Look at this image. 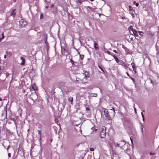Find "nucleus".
I'll return each instance as SVG.
<instances>
[{"label": "nucleus", "mask_w": 159, "mask_h": 159, "mask_svg": "<svg viewBox=\"0 0 159 159\" xmlns=\"http://www.w3.org/2000/svg\"><path fill=\"white\" fill-rule=\"evenodd\" d=\"M61 41H60L61 45V53L62 54L67 55L68 52L67 50L65 49L64 48L63 46H62V44H64L65 46V44L66 43L65 40H61Z\"/></svg>", "instance_id": "obj_1"}, {"label": "nucleus", "mask_w": 159, "mask_h": 159, "mask_svg": "<svg viewBox=\"0 0 159 159\" xmlns=\"http://www.w3.org/2000/svg\"><path fill=\"white\" fill-rule=\"evenodd\" d=\"M106 128L103 126L101 128V130L100 132V137L101 138H104L106 136Z\"/></svg>", "instance_id": "obj_2"}, {"label": "nucleus", "mask_w": 159, "mask_h": 159, "mask_svg": "<svg viewBox=\"0 0 159 159\" xmlns=\"http://www.w3.org/2000/svg\"><path fill=\"white\" fill-rule=\"evenodd\" d=\"M104 112L105 114V116L107 118V119L109 120H111V118L110 116L109 115V112L107 109H105Z\"/></svg>", "instance_id": "obj_3"}, {"label": "nucleus", "mask_w": 159, "mask_h": 159, "mask_svg": "<svg viewBox=\"0 0 159 159\" xmlns=\"http://www.w3.org/2000/svg\"><path fill=\"white\" fill-rule=\"evenodd\" d=\"M129 30L130 33L132 32L135 35H137V31L135 29H133L132 26H130L129 28Z\"/></svg>", "instance_id": "obj_4"}, {"label": "nucleus", "mask_w": 159, "mask_h": 159, "mask_svg": "<svg viewBox=\"0 0 159 159\" xmlns=\"http://www.w3.org/2000/svg\"><path fill=\"white\" fill-rule=\"evenodd\" d=\"M125 144V142L124 141H121L119 142L118 143H116L118 147L122 148Z\"/></svg>", "instance_id": "obj_5"}, {"label": "nucleus", "mask_w": 159, "mask_h": 159, "mask_svg": "<svg viewBox=\"0 0 159 159\" xmlns=\"http://www.w3.org/2000/svg\"><path fill=\"white\" fill-rule=\"evenodd\" d=\"M19 25L24 27L27 24V22L24 20H21L19 22Z\"/></svg>", "instance_id": "obj_6"}, {"label": "nucleus", "mask_w": 159, "mask_h": 159, "mask_svg": "<svg viewBox=\"0 0 159 159\" xmlns=\"http://www.w3.org/2000/svg\"><path fill=\"white\" fill-rule=\"evenodd\" d=\"M111 159H119L118 155L116 153H113L111 157Z\"/></svg>", "instance_id": "obj_7"}, {"label": "nucleus", "mask_w": 159, "mask_h": 159, "mask_svg": "<svg viewBox=\"0 0 159 159\" xmlns=\"http://www.w3.org/2000/svg\"><path fill=\"white\" fill-rule=\"evenodd\" d=\"M85 75V77L84 78H89L90 76L89 75V73L87 71L85 72L84 74H83Z\"/></svg>", "instance_id": "obj_8"}, {"label": "nucleus", "mask_w": 159, "mask_h": 159, "mask_svg": "<svg viewBox=\"0 0 159 159\" xmlns=\"http://www.w3.org/2000/svg\"><path fill=\"white\" fill-rule=\"evenodd\" d=\"M20 59L22 60V62L20 63V65H23L25 62V59L22 57H20Z\"/></svg>", "instance_id": "obj_9"}, {"label": "nucleus", "mask_w": 159, "mask_h": 159, "mask_svg": "<svg viewBox=\"0 0 159 159\" xmlns=\"http://www.w3.org/2000/svg\"><path fill=\"white\" fill-rule=\"evenodd\" d=\"M97 96V94L96 93H91L90 94V96L91 97H96Z\"/></svg>", "instance_id": "obj_10"}, {"label": "nucleus", "mask_w": 159, "mask_h": 159, "mask_svg": "<svg viewBox=\"0 0 159 159\" xmlns=\"http://www.w3.org/2000/svg\"><path fill=\"white\" fill-rule=\"evenodd\" d=\"M113 57L117 63H118L119 62V60L116 56L115 55H113Z\"/></svg>", "instance_id": "obj_11"}, {"label": "nucleus", "mask_w": 159, "mask_h": 159, "mask_svg": "<svg viewBox=\"0 0 159 159\" xmlns=\"http://www.w3.org/2000/svg\"><path fill=\"white\" fill-rule=\"evenodd\" d=\"M94 47L96 50L98 49L97 43H95L94 41Z\"/></svg>", "instance_id": "obj_12"}, {"label": "nucleus", "mask_w": 159, "mask_h": 159, "mask_svg": "<svg viewBox=\"0 0 159 159\" xmlns=\"http://www.w3.org/2000/svg\"><path fill=\"white\" fill-rule=\"evenodd\" d=\"M131 65L132 66V67L133 69V70H135V64L134 62H132L131 63Z\"/></svg>", "instance_id": "obj_13"}, {"label": "nucleus", "mask_w": 159, "mask_h": 159, "mask_svg": "<svg viewBox=\"0 0 159 159\" xmlns=\"http://www.w3.org/2000/svg\"><path fill=\"white\" fill-rule=\"evenodd\" d=\"M68 101H69L70 102L71 104L72 105V102H73V97H70L68 98Z\"/></svg>", "instance_id": "obj_14"}, {"label": "nucleus", "mask_w": 159, "mask_h": 159, "mask_svg": "<svg viewBox=\"0 0 159 159\" xmlns=\"http://www.w3.org/2000/svg\"><path fill=\"white\" fill-rule=\"evenodd\" d=\"M15 10H13L12 11L11 13V16H14L16 14L15 13Z\"/></svg>", "instance_id": "obj_15"}, {"label": "nucleus", "mask_w": 159, "mask_h": 159, "mask_svg": "<svg viewBox=\"0 0 159 159\" xmlns=\"http://www.w3.org/2000/svg\"><path fill=\"white\" fill-rule=\"evenodd\" d=\"M139 33L140 35L142 36L143 35V32L139 31Z\"/></svg>", "instance_id": "obj_16"}, {"label": "nucleus", "mask_w": 159, "mask_h": 159, "mask_svg": "<svg viewBox=\"0 0 159 159\" xmlns=\"http://www.w3.org/2000/svg\"><path fill=\"white\" fill-rule=\"evenodd\" d=\"M7 56L9 57H10L12 55V53L9 52H7Z\"/></svg>", "instance_id": "obj_17"}, {"label": "nucleus", "mask_w": 159, "mask_h": 159, "mask_svg": "<svg viewBox=\"0 0 159 159\" xmlns=\"http://www.w3.org/2000/svg\"><path fill=\"white\" fill-rule=\"evenodd\" d=\"M80 58L81 59V60H83V59L84 57V55H80Z\"/></svg>", "instance_id": "obj_18"}, {"label": "nucleus", "mask_w": 159, "mask_h": 159, "mask_svg": "<svg viewBox=\"0 0 159 159\" xmlns=\"http://www.w3.org/2000/svg\"><path fill=\"white\" fill-rule=\"evenodd\" d=\"M10 120H11L13 121L14 122L15 124L16 125V122L15 120V119L14 118H11L10 119Z\"/></svg>", "instance_id": "obj_19"}, {"label": "nucleus", "mask_w": 159, "mask_h": 159, "mask_svg": "<svg viewBox=\"0 0 159 159\" xmlns=\"http://www.w3.org/2000/svg\"><path fill=\"white\" fill-rule=\"evenodd\" d=\"M111 110L113 111L114 114L115 115V109L113 107H112V108L111 109Z\"/></svg>", "instance_id": "obj_20"}, {"label": "nucleus", "mask_w": 159, "mask_h": 159, "mask_svg": "<svg viewBox=\"0 0 159 159\" xmlns=\"http://www.w3.org/2000/svg\"><path fill=\"white\" fill-rule=\"evenodd\" d=\"M98 67L104 73V72L103 70V69H102V68L99 65L98 66Z\"/></svg>", "instance_id": "obj_21"}, {"label": "nucleus", "mask_w": 159, "mask_h": 159, "mask_svg": "<svg viewBox=\"0 0 159 159\" xmlns=\"http://www.w3.org/2000/svg\"><path fill=\"white\" fill-rule=\"evenodd\" d=\"M70 61L71 62V64H72V65H74V61H73L72 59H71L70 60Z\"/></svg>", "instance_id": "obj_22"}, {"label": "nucleus", "mask_w": 159, "mask_h": 159, "mask_svg": "<svg viewBox=\"0 0 159 159\" xmlns=\"http://www.w3.org/2000/svg\"><path fill=\"white\" fill-rule=\"evenodd\" d=\"M155 154V153L154 152H151L150 153V155H154Z\"/></svg>", "instance_id": "obj_23"}, {"label": "nucleus", "mask_w": 159, "mask_h": 159, "mask_svg": "<svg viewBox=\"0 0 159 159\" xmlns=\"http://www.w3.org/2000/svg\"><path fill=\"white\" fill-rule=\"evenodd\" d=\"M2 37L0 38V40H1V39H3L4 38V34H3V33L2 34Z\"/></svg>", "instance_id": "obj_24"}, {"label": "nucleus", "mask_w": 159, "mask_h": 159, "mask_svg": "<svg viewBox=\"0 0 159 159\" xmlns=\"http://www.w3.org/2000/svg\"><path fill=\"white\" fill-rule=\"evenodd\" d=\"M38 134H39L40 135V136L41 137V132L40 130H38Z\"/></svg>", "instance_id": "obj_25"}, {"label": "nucleus", "mask_w": 159, "mask_h": 159, "mask_svg": "<svg viewBox=\"0 0 159 159\" xmlns=\"http://www.w3.org/2000/svg\"><path fill=\"white\" fill-rule=\"evenodd\" d=\"M141 125H142V127L141 128V131L142 132V133H143V126L142 124H141Z\"/></svg>", "instance_id": "obj_26"}, {"label": "nucleus", "mask_w": 159, "mask_h": 159, "mask_svg": "<svg viewBox=\"0 0 159 159\" xmlns=\"http://www.w3.org/2000/svg\"><path fill=\"white\" fill-rule=\"evenodd\" d=\"M86 110L87 111H89L90 110V108L88 107H86Z\"/></svg>", "instance_id": "obj_27"}, {"label": "nucleus", "mask_w": 159, "mask_h": 159, "mask_svg": "<svg viewBox=\"0 0 159 159\" xmlns=\"http://www.w3.org/2000/svg\"><path fill=\"white\" fill-rule=\"evenodd\" d=\"M44 39H47V35H46L44 34Z\"/></svg>", "instance_id": "obj_28"}, {"label": "nucleus", "mask_w": 159, "mask_h": 159, "mask_svg": "<svg viewBox=\"0 0 159 159\" xmlns=\"http://www.w3.org/2000/svg\"><path fill=\"white\" fill-rule=\"evenodd\" d=\"M131 14L133 17L134 16V14L133 13L131 12Z\"/></svg>", "instance_id": "obj_29"}, {"label": "nucleus", "mask_w": 159, "mask_h": 159, "mask_svg": "<svg viewBox=\"0 0 159 159\" xmlns=\"http://www.w3.org/2000/svg\"><path fill=\"white\" fill-rule=\"evenodd\" d=\"M129 77L131 78V80H132L133 81H134V79L133 78H132V77Z\"/></svg>", "instance_id": "obj_30"}, {"label": "nucleus", "mask_w": 159, "mask_h": 159, "mask_svg": "<svg viewBox=\"0 0 159 159\" xmlns=\"http://www.w3.org/2000/svg\"><path fill=\"white\" fill-rule=\"evenodd\" d=\"M10 145H9L8 146V147H7V152H8V150L9 148H10Z\"/></svg>", "instance_id": "obj_31"}, {"label": "nucleus", "mask_w": 159, "mask_h": 159, "mask_svg": "<svg viewBox=\"0 0 159 159\" xmlns=\"http://www.w3.org/2000/svg\"><path fill=\"white\" fill-rule=\"evenodd\" d=\"M90 151H93L94 149L93 148H90Z\"/></svg>", "instance_id": "obj_32"}, {"label": "nucleus", "mask_w": 159, "mask_h": 159, "mask_svg": "<svg viewBox=\"0 0 159 159\" xmlns=\"http://www.w3.org/2000/svg\"><path fill=\"white\" fill-rule=\"evenodd\" d=\"M8 155L9 157H11V154L10 153H8Z\"/></svg>", "instance_id": "obj_33"}, {"label": "nucleus", "mask_w": 159, "mask_h": 159, "mask_svg": "<svg viewBox=\"0 0 159 159\" xmlns=\"http://www.w3.org/2000/svg\"><path fill=\"white\" fill-rule=\"evenodd\" d=\"M113 51L114 52H115L116 53H118V52L117 51H116V50H113Z\"/></svg>", "instance_id": "obj_34"}, {"label": "nucleus", "mask_w": 159, "mask_h": 159, "mask_svg": "<svg viewBox=\"0 0 159 159\" xmlns=\"http://www.w3.org/2000/svg\"><path fill=\"white\" fill-rule=\"evenodd\" d=\"M31 88H32L34 90H35V88H34V85L32 86V87H31Z\"/></svg>", "instance_id": "obj_35"}, {"label": "nucleus", "mask_w": 159, "mask_h": 159, "mask_svg": "<svg viewBox=\"0 0 159 159\" xmlns=\"http://www.w3.org/2000/svg\"><path fill=\"white\" fill-rule=\"evenodd\" d=\"M130 140H131V141L132 144H133V140H132V138H131L130 137Z\"/></svg>", "instance_id": "obj_36"}, {"label": "nucleus", "mask_w": 159, "mask_h": 159, "mask_svg": "<svg viewBox=\"0 0 159 159\" xmlns=\"http://www.w3.org/2000/svg\"><path fill=\"white\" fill-rule=\"evenodd\" d=\"M107 53L108 54H109V55H110V54H111V53H110V52L109 51H107Z\"/></svg>", "instance_id": "obj_37"}, {"label": "nucleus", "mask_w": 159, "mask_h": 159, "mask_svg": "<svg viewBox=\"0 0 159 159\" xmlns=\"http://www.w3.org/2000/svg\"><path fill=\"white\" fill-rule=\"evenodd\" d=\"M139 5V4L138 3H135V6H136V7H138Z\"/></svg>", "instance_id": "obj_38"}, {"label": "nucleus", "mask_w": 159, "mask_h": 159, "mask_svg": "<svg viewBox=\"0 0 159 159\" xmlns=\"http://www.w3.org/2000/svg\"><path fill=\"white\" fill-rule=\"evenodd\" d=\"M45 1L47 2H50V0H45Z\"/></svg>", "instance_id": "obj_39"}, {"label": "nucleus", "mask_w": 159, "mask_h": 159, "mask_svg": "<svg viewBox=\"0 0 159 159\" xmlns=\"http://www.w3.org/2000/svg\"><path fill=\"white\" fill-rule=\"evenodd\" d=\"M129 8L130 10H132L131 6H129Z\"/></svg>", "instance_id": "obj_40"}, {"label": "nucleus", "mask_w": 159, "mask_h": 159, "mask_svg": "<svg viewBox=\"0 0 159 159\" xmlns=\"http://www.w3.org/2000/svg\"><path fill=\"white\" fill-rule=\"evenodd\" d=\"M9 73H6V76H7H7H8V75H9Z\"/></svg>", "instance_id": "obj_41"}, {"label": "nucleus", "mask_w": 159, "mask_h": 159, "mask_svg": "<svg viewBox=\"0 0 159 159\" xmlns=\"http://www.w3.org/2000/svg\"><path fill=\"white\" fill-rule=\"evenodd\" d=\"M141 115H142V117H144V115H143V112H141Z\"/></svg>", "instance_id": "obj_42"}, {"label": "nucleus", "mask_w": 159, "mask_h": 159, "mask_svg": "<svg viewBox=\"0 0 159 159\" xmlns=\"http://www.w3.org/2000/svg\"><path fill=\"white\" fill-rule=\"evenodd\" d=\"M45 43L46 44V45H47V40H45Z\"/></svg>", "instance_id": "obj_43"}, {"label": "nucleus", "mask_w": 159, "mask_h": 159, "mask_svg": "<svg viewBox=\"0 0 159 159\" xmlns=\"http://www.w3.org/2000/svg\"><path fill=\"white\" fill-rule=\"evenodd\" d=\"M110 55H111L113 57V55H114L113 54V53H111V54Z\"/></svg>", "instance_id": "obj_44"}, {"label": "nucleus", "mask_w": 159, "mask_h": 159, "mask_svg": "<svg viewBox=\"0 0 159 159\" xmlns=\"http://www.w3.org/2000/svg\"><path fill=\"white\" fill-rule=\"evenodd\" d=\"M133 70L134 71L135 73H136V69H135V70Z\"/></svg>", "instance_id": "obj_45"}, {"label": "nucleus", "mask_w": 159, "mask_h": 159, "mask_svg": "<svg viewBox=\"0 0 159 159\" xmlns=\"http://www.w3.org/2000/svg\"><path fill=\"white\" fill-rule=\"evenodd\" d=\"M143 118V121H144V117H142Z\"/></svg>", "instance_id": "obj_46"}, {"label": "nucleus", "mask_w": 159, "mask_h": 159, "mask_svg": "<svg viewBox=\"0 0 159 159\" xmlns=\"http://www.w3.org/2000/svg\"><path fill=\"white\" fill-rule=\"evenodd\" d=\"M78 54H79V55H80V52L79 51H78Z\"/></svg>", "instance_id": "obj_47"}, {"label": "nucleus", "mask_w": 159, "mask_h": 159, "mask_svg": "<svg viewBox=\"0 0 159 159\" xmlns=\"http://www.w3.org/2000/svg\"><path fill=\"white\" fill-rule=\"evenodd\" d=\"M6 55H5L4 56V58H6Z\"/></svg>", "instance_id": "obj_48"}, {"label": "nucleus", "mask_w": 159, "mask_h": 159, "mask_svg": "<svg viewBox=\"0 0 159 159\" xmlns=\"http://www.w3.org/2000/svg\"><path fill=\"white\" fill-rule=\"evenodd\" d=\"M2 100V98H0V101H1Z\"/></svg>", "instance_id": "obj_49"}, {"label": "nucleus", "mask_w": 159, "mask_h": 159, "mask_svg": "<svg viewBox=\"0 0 159 159\" xmlns=\"http://www.w3.org/2000/svg\"><path fill=\"white\" fill-rule=\"evenodd\" d=\"M68 92H69V91H67L66 92V93H68Z\"/></svg>", "instance_id": "obj_50"}, {"label": "nucleus", "mask_w": 159, "mask_h": 159, "mask_svg": "<svg viewBox=\"0 0 159 159\" xmlns=\"http://www.w3.org/2000/svg\"><path fill=\"white\" fill-rule=\"evenodd\" d=\"M127 75L129 77H130L129 75V74L128 73H127Z\"/></svg>", "instance_id": "obj_51"}, {"label": "nucleus", "mask_w": 159, "mask_h": 159, "mask_svg": "<svg viewBox=\"0 0 159 159\" xmlns=\"http://www.w3.org/2000/svg\"><path fill=\"white\" fill-rule=\"evenodd\" d=\"M134 111H135V112H136V110L135 109H134Z\"/></svg>", "instance_id": "obj_52"}, {"label": "nucleus", "mask_w": 159, "mask_h": 159, "mask_svg": "<svg viewBox=\"0 0 159 159\" xmlns=\"http://www.w3.org/2000/svg\"><path fill=\"white\" fill-rule=\"evenodd\" d=\"M48 8V6H46V8Z\"/></svg>", "instance_id": "obj_53"}, {"label": "nucleus", "mask_w": 159, "mask_h": 159, "mask_svg": "<svg viewBox=\"0 0 159 159\" xmlns=\"http://www.w3.org/2000/svg\"><path fill=\"white\" fill-rule=\"evenodd\" d=\"M100 90L101 93H102L101 90V89H100Z\"/></svg>", "instance_id": "obj_54"}, {"label": "nucleus", "mask_w": 159, "mask_h": 159, "mask_svg": "<svg viewBox=\"0 0 159 159\" xmlns=\"http://www.w3.org/2000/svg\"><path fill=\"white\" fill-rule=\"evenodd\" d=\"M91 1H93L94 0H90Z\"/></svg>", "instance_id": "obj_55"}, {"label": "nucleus", "mask_w": 159, "mask_h": 159, "mask_svg": "<svg viewBox=\"0 0 159 159\" xmlns=\"http://www.w3.org/2000/svg\"><path fill=\"white\" fill-rule=\"evenodd\" d=\"M52 7H53V4L52 5Z\"/></svg>", "instance_id": "obj_56"}, {"label": "nucleus", "mask_w": 159, "mask_h": 159, "mask_svg": "<svg viewBox=\"0 0 159 159\" xmlns=\"http://www.w3.org/2000/svg\"><path fill=\"white\" fill-rule=\"evenodd\" d=\"M93 127H92V128H91V129H93Z\"/></svg>", "instance_id": "obj_57"}, {"label": "nucleus", "mask_w": 159, "mask_h": 159, "mask_svg": "<svg viewBox=\"0 0 159 159\" xmlns=\"http://www.w3.org/2000/svg\"><path fill=\"white\" fill-rule=\"evenodd\" d=\"M42 16V14H41V17H42V16Z\"/></svg>", "instance_id": "obj_58"}, {"label": "nucleus", "mask_w": 159, "mask_h": 159, "mask_svg": "<svg viewBox=\"0 0 159 159\" xmlns=\"http://www.w3.org/2000/svg\"><path fill=\"white\" fill-rule=\"evenodd\" d=\"M80 43H81V40H80Z\"/></svg>", "instance_id": "obj_59"}, {"label": "nucleus", "mask_w": 159, "mask_h": 159, "mask_svg": "<svg viewBox=\"0 0 159 159\" xmlns=\"http://www.w3.org/2000/svg\"><path fill=\"white\" fill-rule=\"evenodd\" d=\"M29 129H28V131H29Z\"/></svg>", "instance_id": "obj_60"}]
</instances>
